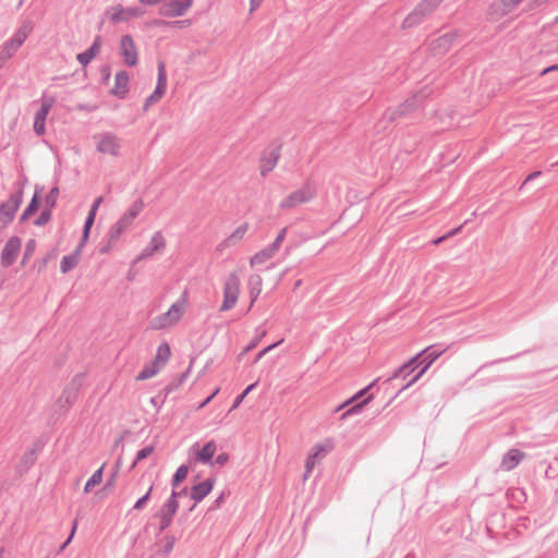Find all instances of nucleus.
Returning <instances> with one entry per match:
<instances>
[{"instance_id": "f257e3e1", "label": "nucleus", "mask_w": 558, "mask_h": 558, "mask_svg": "<svg viewBox=\"0 0 558 558\" xmlns=\"http://www.w3.org/2000/svg\"><path fill=\"white\" fill-rule=\"evenodd\" d=\"M447 350V348H442L441 344L439 343H436V344H432L427 348H425L423 351H421L420 353H417L415 356H413L415 359V361L417 363H420V369L416 372V374L408 381L405 383L403 386H401V388L398 390V393L399 395L401 391L405 390L407 388H409L410 386H412L413 384H415L425 373L426 371L428 369V367Z\"/></svg>"}, {"instance_id": "f03ea898", "label": "nucleus", "mask_w": 558, "mask_h": 558, "mask_svg": "<svg viewBox=\"0 0 558 558\" xmlns=\"http://www.w3.org/2000/svg\"><path fill=\"white\" fill-rule=\"evenodd\" d=\"M186 292L173 303L167 313H163L157 317H155L150 324L153 329H163L166 327L172 326L177 324L181 316L184 313L185 304H186Z\"/></svg>"}, {"instance_id": "7ed1b4c3", "label": "nucleus", "mask_w": 558, "mask_h": 558, "mask_svg": "<svg viewBox=\"0 0 558 558\" xmlns=\"http://www.w3.org/2000/svg\"><path fill=\"white\" fill-rule=\"evenodd\" d=\"M441 2L442 0H422L403 20L402 28L407 29L421 24Z\"/></svg>"}, {"instance_id": "20e7f679", "label": "nucleus", "mask_w": 558, "mask_h": 558, "mask_svg": "<svg viewBox=\"0 0 558 558\" xmlns=\"http://www.w3.org/2000/svg\"><path fill=\"white\" fill-rule=\"evenodd\" d=\"M316 195V189L310 182H306L302 185L301 189L292 192L287 197H284L279 207L281 209H291L301 204L308 203Z\"/></svg>"}, {"instance_id": "39448f33", "label": "nucleus", "mask_w": 558, "mask_h": 558, "mask_svg": "<svg viewBox=\"0 0 558 558\" xmlns=\"http://www.w3.org/2000/svg\"><path fill=\"white\" fill-rule=\"evenodd\" d=\"M428 93L426 89H422L418 93L414 94L412 98L407 99L396 109H388L384 113L383 119L389 122L397 120L398 118L404 117L411 111H413L417 105L427 97Z\"/></svg>"}, {"instance_id": "423d86ee", "label": "nucleus", "mask_w": 558, "mask_h": 558, "mask_svg": "<svg viewBox=\"0 0 558 558\" xmlns=\"http://www.w3.org/2000/svg\"><path fill=\"white\" fill-rule=\"evenodd\" d=\"M240 294V278L236 272H231L223 287V302L219 308L220 312L233 308Z\"/></svg>"}, {"instance_id": "0eeeda50", "label": "nucleus", "mask_w": 558, "mask_h": 558, "mask_svg": "<svg viewBox=\"0 0 558 558\" xmlns=\"http://www.w3.org/2000/svg\"><path fill=\"white\" fill-rule=\"evenodd\" d=\"M22 202L23 186H20L16 192L11 194L9 201L0 204V227L4 228L12 222Z\"/></svg>"}, {"instance_id": "6e6552de", "label": "nucleus", "mask_w": 558, "mask_h": 558, "mask_svg": "<svg viewBox=\"0 0 558 558\" xmlns=\"http://www.w3.org/2000/svg\"><path fill=\"white\" fill-rule=\"evenodd\" d=\"M105 14L109 16L112 24H118L143 16L145 10L140 7L123 8L121 4H118L112 7L111 10H107Z\"/></svg>"}, {"instance_id": "1a4fd4ad", "label": "nucleus", "mask_w": 558, "mask_h": 558, "mask_svg": "<svg viewBox=\"0 0 558 558\" xmlns=\"http://www.w3.org/2000/svg\"><path fill=\"white\" fill-rule=\"evenodd\" d=\"M167 87V73L166 66L163 62L158 63V77L157 85L153 94H150L144 102L143 110L147 111L149 107L156 102H158L163 96Z\"/></svg>"}, {"instance_id": "9d476101", "label": "nucleus", "mask_w": 558, "mask_h": 558, "mask_svg": "<svg viewBox=\"0 0 558 558\" xmlns=\"http://www.w3.org/2000/svg\"><path fill=\"white\" fill-rule=\"evenodd\" d=\"M120 56L128 66H135L138 62L137 48L131 35H123L119 46Z\"/></svg>"}, {"instance_id": "9b49d317", "label": "nucleus", "mask_w": 558, "mask_h": 558, "mask_svg": "<svg viewBox=\"0 0 558 558\" xmlns=\"http://www.w3.org/2000/svg\"><path fill=\"white\" fill-rule=\"evenodd\" d=\"M281 144L276 143L266 148L260 157V174L266 177L277 166L280 158Z\"/></svg>"}, {"instance_id": "f8f14e48", "label": "nucleus", "mask_w": 558, "mask_h": 558, "mask_svg": "<svg viewBox=\"0 0 558 558\" xmlns=\"http://www.w3.org/2000/svg\"><path fill=\"white\" fill-rule=\"evenodd\" d=\"M193 0H170L163 2L159 9V15L165 17H179L183 16L186 11L192 7Z\"/></svg>"}, {"instance_id": "ddd939ff", "label": "nucleus", "mask_w": 558, "mask_h": 558, "mask_svg": "<svg viewBox=\"0 0 558 558\" xmlns=\"http://www.w3.org/2000/svg\"><path fill=\"white\" fill-rule=\"evenodd\" d=\"M120 138L111 132L105 133L97 143V150L99 153L111 155L113 157L120 155Z\"/></svg>"}, {"instance_id": "4468645a", "label": "nucleus", "mask_w": 558, "mask_h": 558, "mask_svg": "<svg viewBox=\"0 0 558 558\" xmlns=\"http://www.w3.org/2000/svg\"><path fill=\"white\" fill-rule=\"evenodd\" d=\"M22 245V241L19 236H11L5 243L1 252V265L2 267H10L14 264L17 258Z\"/></svg>"}, {"instance_id": "2eb2a0df", "label": "nucleus", "mask_w": 558, "mask_h": 558, "mask_svg": "<svg viewBox=\"0 0 558 558\" xmlns=\"http://www.w3.org/2000/svg\"><path fill=\"white\" fill-rule=\"evenodd\" d=\"M56 99L53 97H43L41 107L35 113L34 117V131L37 135H43L46 131L45 122L46 118L54 105Z\"/></svg>"}, {"instance_id": "dca6fc26", "label": "nucleus", "mask_w": 558, "mask_h": 558, "mask_svg": "<svg viewBox=\"0 0 558 558\" xmlns=\"http://www.w3.org/2000/svg\"><path fill=\"white\" fill-rule=\"evenodd\" d=\"M166 247V240L160 231L153 234L147 246L137 256L135 262L151 257L155 253L162 252Z\"/></svg>"}, {"instance_id": "f3484780", "label": "nucleus", "mask_w": 558, "mask_h": 558, "mask_svg": "<svg viewBox=\"0 0 558 558\" xmlns=\"http://www.w3.org/2000/svg\"><path fill=\"white\" fill-rule=\"evenodd\" d=\"M420 367V363L415 361L414 357L410 359L407 363L402 364L398 367L393 374L387 379V381H392L401 378L407 383L416 374V369Z\"/></svg>"}, {"instance_id": "a211bd4d", "label": "nucleus", "mask_w": 558, "mask_h": 558, "mask_svg": "<svg viewBox=\"0 0 558 558\" xmlns=\"http://www.w3.org/2000/svg\"><path fill=\"white\" fill-rule=\"evenodd\" d=\"M130 226L125 223L123 220L119 219L114 225L111 226L108 232V242L106 245L101 246L99 252L101 254L108 253L111 247L119 241L120 235L129 228Z\"/></svg>"}, {"instance_id": "6ab92c4d", "label": "nucleus", "mask_w": 558, "mask_h": 558, "mask_svg": "<svg viewBox=\"0 0 558 558\" xmlns=\"http://www.w3.org/2000/svg\"><path fill=\"white\" fill-rule=\"evenodd\" d=\"M129 73L124 70L119 71L116 74L114 86L111 88L110 93L119 99H124L129 92Z\"/></svg>"}, {"instance_id": "aec40b11", "label": "nucleus", "mask_w": 558, "mask_h": 558, "mask_svg": "<svg viewBox=\"0 0 558 558\" xmlns=\"http://www.w3.org/2000/svg\"><path fill=\"white\" fill-rule=\"evenodd\" d=\"M215 478L209 477L204 482L194 485L191 488L190 497L196 502H201L214 488Z\"/></svg>"}, {"instance_id": "412c9836", "label": "nucleus", "mask_w": 558, "mask_h": 558, "mask_svg": "<svg viewBox=\"0 0 558 558\" xmlns=\"http://www.w3.org/2000/svg\"><path fill=\"white\" fill-rule=\"evenodd\" d=\"M522 0H498L490 4L489 14L504 16L510 13Z\"/></svg>"}, {"instance_id": "4be33fe9", "label": "nucleus", "mask_w": 558, "mask_h": 558, "mask_svg": "<svg viewBox=\"0 0 558 558\" xmlns=\"http://www.w3.org/2000/svg\"><path fill=\"white\" fill-rule=\"evenodd\" d=\"M525 457V453L519 449H510L501 460V469L505 471L513 470Z\"/></svg>"}, {"instance_id": "5701e85b", "label": "nucleus", "mask_w": 558, "mask_h": 558, "mask_svg": "<svg viewBox=\"0 0 558 558\" xmlns=\"http://www.w3.org/2000/svg\"><path fill=\"white\" fill-rule=\"evenodd\" d=\"M101 48V37L97 35L92 44V46L78 53L76 56L77 61L83 65L86 66L100 51Z\"/></svg>"}, {"instance_id": "b1692460", "label": "nucleus", "mask_w": 558, "mask_h": 558, "mask_svg": "<svg viewBox=\"0 0 558 558\" xmlns=\"http://www.w3.org/2000/svg\"><path fill=\"white\" fill-rule=\"evenodd\" d=\"M43 191H44L43 186H39V185L35 186V193H34L31 202L28 203L27 207L25 208V210L23 211V214L20 217L21 222L26 221L32 215H34L38 210Z\"/></svg>"}, {"instance_id": "393cba45", "label": "nucleus", "mask_w": 558, "mask_h": 558, "mask_svg": "<svg viewBox=\"0 0 558 558\" xmlns=\"http://www.w3.org/2000/svg\"><path fill=\"white\" fill-rule=\"evenodd\" d=\"M278 251L279 248L277 247V244H269L268 246H266L265 248H263L262 251L257 252L255 255L252 256L251 265L254 266L264 264L266 260L274 257V255Z\"/></svg>"}, {"instance_id": "a878e982", "label": "nucleus", "mask_w": 558, "mask_h": 558, "mask_svg": "<svg viewBox=\"0 0 558 558\" xmlns=\"http://www.w3.org/2000/svg\"><path fill=\"white\" fill-rule=\"evenodd\" d=\"M80 259H81L80 248H75L74 252L71 253L70 255L63 256L61 259V263H60L61 272L66 274V272L71 271L72 269H74L78 265Z\"/></svg>"}, {"instance_id": "bb28decb", "label": "nucleus", "mask_w": 558, "mask_h": 558, "mask_svg": "<svg viewBox=\"0 0 558 558\" xmlns=\"http://www.w3.org/2000/svg\"><path fill=\"white\" fill-rule=\"evenodd\" d=\"M178 509L179 501L175 500V495H170V497L165 501L159 511L156 513V517H169L173 519Z\"/></svg>"}, {"instance_id": "cd10ccee", "label": "nucleus", "mask_w": 558, "mask_h": 558, "mask_svg": "<svg viewBox=\"0 0 558 558\" xmlns=\"http://www.w3.org/2000/svg\"><path fill=\"white\" fill-rule=\"evenodd\" d=\"M217 450L215 440H210L204 445V447L197 451L196 459L202 463H210Z\"/></svg>"}, {"instance_id": "c85d7f7f", "label": "nucleus", "mask_w": 558, "mask_h": 558, "mask_svg": "<svg viewBox=\"0 0 558 558\" xmlns=\"http://www.w3.org/2000/svg\"><path fill=\"white\" fill-rule=\"evenodd\" d=\"M33 31V24L29 21L24 22L19 29L14 33V35L10 38V40L15 44L19 48L26 40L28 35Z\"/></svg>"}, {"instance_id": "c756f323", "label": "nucleus", "mask_w": 558, "mask_h": 558, "mask_svg": "<svg viewBox=\"0 0 558 558\" xmlns=\"http://www.w3.org/2000/svg\"><path fill=\"white\" fill-rule=\"evenodd\" d=\"M247 223H243L239 226L225 241H222L219 247H228L234 245L236 242L241 241L244 234L247 231Z\"/></svg>"}, {"instance_id": "7c9ffc66", "label": "nucleus", "mask_w": 558, "mask_h": 558, "mask_svg": "<svg viewBox=\"0 0 558 558\" xmlns=\"http://www.w3.org/2000/svg\"><path fill=\"white\" fill-rule=\"evenodd\" d=\"M144 208V202L142 199L135 201L132 206L128 209V211L120 218L129 226L132 225L134 219L140 215V213Z\"/></svg>"}, {"instance_id": "2f4dec72", "label": "nucleus", "mask_w": 558, "mask_h": 558, "mask_svg": "<svg viewBox=\"0 0 558 558\" xmlns=\"http://www.w3.org/2000/svg\"><path fill=\"white\" fill-rule=\"evenodd\" d=\"M170 355H171L170 345L167 342H162L158 347L156 356L153 362L161 368L167 363Z\"/></svg>"}, {"instance_id": "473e14b6", "label": "nucleus", "mask_w": 558, "mask_h": 558, "mask_svg": "<svg viewBox=\"0 0 558 558\" xmlns=\"http://www.w3.org/2000/svg\"><path fill=\"white\" fill-rule=\"evenodd\" d=\"M262 277L258 275L252 276L248 280L251 296L250 308L253 306L254 302L257 300L258 295L262 292Z\"/></svg>"}, {"instance_id": "72a5a7b5", "label": "nucleus", "mask_w": 558, "mask_h": 558, "mask_svg": "<svg viewBox=\"0 0 558 558\" xmlns=\"http://www.w3.org/2000/svg\"><path fill=\"white\" fill-rule=\"evenodd\" d=\"M106 463H104L98 470H96L93 475L88 478L85 484L84 493H89L95 486L99 485L102 482V474Z\"/></svg>"}, {"instance_id": "f704fd0d", "label": "nucleus", "mask_w": 558, "mask_h": 558, "mask_svg": "<svg viewBox=\"0 0 558 558\" xmlns=\"http://www.w3.org/2000/svg\"><path fill=\"white\" fill-rule=\"evenodd\" d=\"M101 202H102V196H99L94 201V203L88 211V215L86 217V220L84 222L83 229L90 231V228L93 227L94 221H95L96 213H97L98 207L101 204Z\"/></svg>"}, {"instance_id": "c9c22d12", "label": "nucleus", "mask_w": 558, "mask_h": 558, "mask_svg": "<svg viewBox=\"0 0 558 558\" xmlns=\"http://www.w3.org/2000/svg\"><path fill=\"white\" fill-rule=\"evenodd\" d=\"M17 50L19 47L15 44H13L10 39L7 40L0 49V61L5 62L12 58Z\"/></svg>"}, {"instance_id": "e433bc0d", "label": "nucleus", "mask_w": 558, "mask_h": 558, "mask_svg": "<svg viewBox=\"0 0 558 558\" xmlns=\"http://www.w3.org/2000/svg\"><path fill=\"white\" fill-rule=\"evenodd\" d=\"M331 450L332 444L330 441H327L326 444H316L313 447V452L310 456L312 459L317 460L324 458Z\"/></svg>"}, {"instance_id": "4c0bfd02", "label": "nucleus", "mask_w": 558, "mask_h": 558, "mask_svg": "<svg viewBox=\"0 0 558 558\" xmlns=\"http://www.w3.org/2000/svg\"><path fill=\"white\" fill-rule=\"evenodd\" d=\"M377 381H378V379L374 380L368 386H366L363 389H361L360 391H357L352 398H350L349 400H347L345 402H343L342 404L337 407L335 412H339L340 410L347 408L349 404L361 399L371 388H373L376 385Z\"/></svg>"}, {"instance_id": "58836bf2", "label": "nucleus", "mask_w": 558, "mask_h": 558, "mask_svg": "<svg viewBox=\"0 0 558 558\" xmlns=\"http://www.w3.org/2000/svg\"><path fill=\"white\" fill-rule=\"evenodd\" d=\"M373 399V396L369 395L368 397H366L364 400H362L361 402L350 407L347 411H344L341 415H340V420H345L347 417L351 416V415H354V414H357L362 411V409L364 408V405H366L371 400Z\"/></svg>"}, {"instance_id": "ea45409f", "label": "nucleus", "mask_w": 558, "mask_h": 558, "mask_svg": "<svg viewBox=\"0 0 558 558\" xmlns=\"http://www.w3.org/2000/svg\"><path fill=\"white\" fill-rule=\"evenodd\" d=\"M189 473V466L185 464L180 465L171 480L172 488H178L179 485L186 478Z\"/></svg>"}, {"instance_id": "a19ab883", "label": "nucleus", "mask_w": 558, "mask_h": 558, "mask_svg": "<svg viewBox=\"0 0 558 558\" xmlns=\"http://www.w3.org/2000/svg\"><path fill=\"white\" fill-rule=\"evenodd\" d=\"M160 367L157 366L154 362L151 364L146 365L136 376V380H146L155 376L159 372Z\"/></svg>"}, {"instance_id": "79ce46f5", "label": "nucleus", "mask_w": 558, "mask_h": 558, "mask_svg": "<svg viewBox=\"0 0 558 558\" xmlns=\"http://www.w3.org/2000/svg\"><path fill=\"white\" fill-rule=\"evenodd\" d=\"M78 391L75 390V388L65 387L62 391V395L59 399V401H64L66 407H71L77 399Z\"/></svg>"}, {"instance_id": "37998d69", "label": "nucleus", "mask_w": 558, "mask_h": 558, "mask_svg": "<svg viewBox=\"0 0 558 558\" xmlns=\"http://www.w3.org/2000/svg\"><path fill=\"white\" fill-rule=\"evenodd\" d=\"M59 193L58 186L52 187L45 197V207L52 209L57 204Z\"/></svg>"}, {"instance_id": "c03bdc74", "label": "nucleus", "mask_w": 558, "mask_h": 558, "mask_svg": "<svg viewBox=\"0 0 558 558\" xmlns=\"http://www.w3.org/2000/svg\"><path fill=\"white\" fill-rule=\"evenodd\" d=\"M175 541H177V538L173 535H166L162 538V544H163L162 548H161L162 556L166 557V556H168L172 551V549L174 547V544H175Z\"/></svg>"}, {"instance_id": "a18cd8bd", "label": "nucleus", "mask_w": 558, "mask_h": 558, "mask_svg": "<svg viewBox=\"0 0 558 558\" xmlns=\"http://www.w3.org/2000/svg\"><path fill=\"white\" fill-rule=\"evenodd\" d=\"M154 450H155L154 446H146V447L142 448L141 450H138L134 462L130 466V470L134 469L137 462L149 457L154 452Z\"/></svg>"}, {"instance_id": "49530a36", "label": "nucleus", "mask_w": 558, "mask_h": 558, "mask_svg": "<svg viewBox=\"0 0 558 558\" xmlns=\"http://www.w3.org/2000/svg\"><path fill=\"white\" fill-rule=\"evenodd\" d=\"M51 220V209L45 207L40 215L34 220V225L41 227L47 225Z\"/></svg>"}, {"instance_id": "de8ad7c7", "label": "nucleus", "mask_w": 558, "mask_h": 558, "mask_svg": "<svg viewBox=\"0 0 558 558\" xmlns=\"http://www.w3.org/2000/svg\"><path fill=\"white\" fill-rule=\"evenodd\" d=\"M151 492H153V486H150L148 488V490L146 492V494L144 496H142L140 499H137V501L133 506V510L140 511V510L144 509L146 504L150 499Z\"/></svg>"}, {"instance_id": "09e8293b", "label": "nucleus", "mask_w": 558, "mask_h": 558, "mask_svg": "<svg viewBox=\"0 0 558 558\" xmlns=\"http://www.w3.org/2000/svg\"><path fill=\"white\" fill-rule=\"evenodd\" d=\"M36 461V449H31L25 452L21 459V462L25 465L26 469L32 466Z\"/></svg>"}, {"instance_id": "8fccbe9b", "label": "nucleus", "mask_w": 558, "mask_h": 558, "mask_svg": "<svg viewBox=\"0 0 558 558\" xmlns=\"http://www.w3.org/2000/svg\"><path fill=\"white\" fill-rule=\"evenodd\" d=\"M35 250H36V241L33 240V239L28 240L26 245H25V251H24V256H23V259H22V265L26 264L27 258H29L34 254Z\"/></svg>"}, {"instance_id": "3c124183", "label": "nucleus", "mask_w": 558, "mask_h": 558, "mask_svg": "<svg viewBox=\"0 0 558 558\" xmlns=\"http://www.w3.org/2000/svg\"><path fill=\"white\" fill-rule=\"evenodd\" d=\"M256 385H257V383H254V384H252V385L247 386V387L245 388V390H244L241 395H239V396L235 398V400L233 401V404H232V407H231V410H230V411H232V410L236 409V408L241 404V402L243 401V399L245 398V396H246L250 391H252V390L255 388V386H256Z\"/></svg>"}, {"instance_id": "603ef678", "label": "nucleus", "mask_w": 558, "mask_h": 558, "mask_svg": "<svg viewBox=\"0 0 558 558\" xmlns=\"http://www.w3.org/2000/svg\"><path fill=\"white\" fill-rule=\"evenodd\" d=\"M257 331V335L255 336L254 339L251 340V342L246 345V348L244 349L243 353H246L251 350H253L257 344L258 342L260 341V339L266 335V331L265 330H262L259 331L258 329L256 330Z\"/></svg>"}, {"instance_id": "864d4df0", "label": "nucleus", "mask_w": 558, "mask_h": 558, "mask_svg": "<svg viewBox=\"0 0 558 558\" xmlns=\"http://www.w3.org/2000/svg\"><path fill=\"white\" fill-rule=\"evenodd\" d=\"M51 258V254H48L46 257L41 258V259H37L35 260L34 263V267L39 271L41 272L43 270L46 269L47 267V264H48V260Z\"/></svg>"}, {"instance_id": "5fc2aeb1", "label": "nucleus", "mask_w": 558, "mask_h": 558, "mask_svg": "<svg viewBox=\"0 0 558 558\" xmlns=\"http://www.w3.org/2000/svg\"><path fill=\"white\" fill-rule=\"evenodd\" d=\"M84 374H77L75 375L68 387L75 388L76 391L80 390L82 384H83Z\"/></svg>"}, {"instance_id": "6e6d98bb", "label": "nucleus", "mask_w": 558, "mask_h": 558, "mask_svg": "<svg viewBox=\"0 0 558 558\" xmlns=\"http://www.w3.org/2000/svg\"><path fill=\"white\" fill-rule=\"evenodd\" d=\"M461 228H462V227H458V228H456V229H453V230L449 231L447 234H445V235H442V236H439V238H437V239L433 240V241H432V243H433L434 245H438V244L442 243L446 239H448V238H450V236H452V235L457 234V233L461 230Z\"/></svg>"}, {"instance_id": "4d7b16f0", "label": "nucleus", "mask_w": 558, "mask_h": 558, "mask_svg": "<svg viewBox=\"0 0 558 558\" xmlns=\"http://www.w3.org/2000/svg\"><path fill=\"white\" fill-rule=\"evenodd\" d=\"M283 339L279 340L278 342H275L268 347H266L265 349H263L262 351H259L254 360V362H258L266 353H268L269 351H271L274 348H276L278 344L282 343Z\"/></svg>"}, {"instance_id": "13d9d810", "label": "nucleus", "mask_w": 558, "mask_h": 558, "mask_svg": "<svg viewBox=\"0 0 558 558\" xmlns=\"http://www.w3.org/2000/svg\"><path fill=\"white\" fill-rule=\"evenodd\" d=\"M157 518L159 519V531L160 532L167 530L173 521V519H171L169 517H157Z\"/></svg>"}, {"instance_id": "bf43d9fd", "label": "nucleus", "mask_w": 558, "mask_h": 558, "mask_svg": "<svg viewBox=\"0 0 558 558\" xmlns=\"http://www.w3.org/2000/svg\"><path fill=\"white\" fill-rule=\"evenodd\" d=\"M225 499H226V495L225 493H221L211 504V506L209 507V511H213V510H216V509H219L222 504L225 502Z\"/></svg>"}, {"instance_id": "052dcab7", "label": "nucleus", "mask_w": 558, "mask_h": 558, "mask_svg": "<svg viewBox=\"0 0 558 558\" xmlns=\"http://www.w3.org/2000/svg\"><path fill=\"white\" fill-rule=\"evenodd\" d=\"M119 474H117V471H112V473L110 474V476L108 477L105 486H104V489H111L114 487L116 485V482H117V477H118Z\"/></svg>"}, {"instance_id": "680f3d73", "label": "nucleus", "mask_w": 558, "mask_h": 558, "mask_svg": "<svg viewBox=\"0 0 558 558\" xmlns=\"http://www.w3.org/2000/svg\"><path fill=\"white\" fill-rule=\"evenodd\" d=\"M287 230H288V228H287V227L282 228V229L279 231V233L277 234V236H276L275 241L272 242V244H277V247H278V248H280V246H281V244H282V242H283V240H284V238H286Z\"/></svg>"}, {"instance_id": "e2e57ef3", "label": "nucleus", "mask_w": 558, "mask_h": 558, "mask_svg": "<svg viewBox=\"0 0 558 558\" xmlns=\"http://www.w3.org/2000/svg\"><path fill=\"white\" fill-rule=\"evenodd\" d=\"M315 463H316V460L312 459V457L308 456L307 459H306V462H305V474H304V477H307V475L313 471V469L315 466Z\"/></svg>"}, {"instance_id": "0e129e2a", "label": "nucleus", "mask_w": 558, "mask_h": 558, "mask_svg": "<svg viewBox=\"0 0 558 558\" xmlns=\"http://www.w3.org/2000/svg\"><path fill=\"white\" fill-rule=\"evenodd\" d=\"M229 460V456L227 453H220L215 459V464L225 465Z\"/></svg>"}, {"instance_id": "69168bd1", "label": "nucleus", "mask_w": 558, "mask_h": 558, "mask_svg": "<svg viewBox=\"0 0 558 558\" xmlns=\"http://www.w3.org/2000/svg\"><path fill=\"white\" fill-rule=\"evenodd\" d=\"M541 175H542V171H534V172L530 173V174L526 177V179L523 181L522 185L520 186V190H522V189H523V186H524L527 182H530V181H532V180H535L536 178H538V177H541Z\"/></svg>"}, {"instance_id": "338daca9", "label": "nucleus", "mask_w": 558, "mask_h": 558, "mask_svg": "<svg viewBox=\"0 0 558 558\" xmlns=\"http://www.w3.org/2000/svg\"><path fill=\"white\" fill-rule=\"evenodd\" d=\"M171 495H175V500H178L180 497L187 495V487H183L180 490H177V488H172Z\"/></svg>"}, {"instance_id": "774afa93", "label": "nucleus", "mask_w": 558, "mask_h": 558, "mask_svg": "<svg viewBox=\"0 0 558 558\" xmlns=\"http://www.w3.org/2000/svg\"><path fill=\"white\" fill-rule=\"evenodd\" d=\"M101 75H102V81L105 83H107L110 78V66L109 65H104L101 68Z\"/></svg>"}]
</instances>
